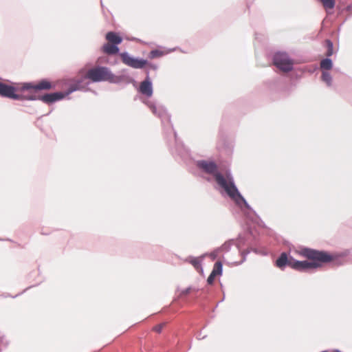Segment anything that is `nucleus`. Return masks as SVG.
<instances>
[{
  "label": "nucleus",
  "instance_id": "nucleus-1",
  "mask_svg": "<svg viewBox=\"0 0 352 352\" xmlns=\"http://www.w3.org/2000/svg\"><path fill=\"white\" fill-rule=\"evenodd\" d=\"M301 255L311 261H296L294 258H288L285 253H282L276 260V265L279 268H283L286 265L292 269L298 271H305L308 269H316L320 267L322 264L328 263L333 261V256L327 252L318 251L313 249L305 248L301 252Z\"/></svg>",
  "mask_w": 352,
  "mask_h": 352
},
{
  "label": "nucleus",
  "instance_id": "nucleus-2",
  "mask_svg": "<svg viewBox=\"0 0 352 352\" xmlns=\"http://www.w3.org/2000/svg\"><path fill=\"white\" fill-rule=\"evenodd\" d=\"M197 166L206 173L212 175L217 184L238 206L242 207L244 205L248 208L246 201L239 192L233 177L228 170H226L223 173H219L217 165L214 162L201 160L197 162Z\"/></svg>",
  "mask_w": 352,
  "mask_h": 352
},
{
  "label": "nucleus",
  "instance_id": "nucleus-3",
  "mask_svg": "<svg viewBox=\"0 0 352 352\" xmlns=\"http://www.w3.org/2000/svg\"><path fill=\"white\" fill-rule=\"evenodd\" d=\"M56 87V82H51L47 79H43L36 84L24 83L21 88L8 85L0 82V96L12 99H20L21 96L15 94L18 90H50Z\"/></svg>",
  "mask_w": 352,
  "mask_h": 352
},
{
  "label": "nucleus",
  "instance_id": "nucleus-4",
  "mask_svg": "<svg viewBox=\"0 0 352 352\" xmlns=\"http://www.w3.org/2000/svg\"><path fill=\"white\" fill-rule=\"evenodd\" d=\"M87 78L94 82L109 80L113 81V74L107 67H94L88 71Z\"/></svg>",
  "mask_w": 352,
  "mask_h": 352
},
{
  "label": "nucleus",
  "instance_id": "nucleus-5",
  "mask_svg": "<svg viewBox=\"0 0 352 352\" xmlns=\"http://www.w3.org/2000/svg\"><path fill=\"white\" fill-rule=\"evenodd\" d=\"M79 85L78 84H74L72 85L68 90L67 92L65 94L61 93V92H56L53 94H45L41 97V100L45 103H52L56 100H59L60 99H63L65 95H68L70 93L78 89Z\"/></svg>",
  "mask_w": 352,
  "mask_h": 352
},
{
  "label": "nucleus",
  "instance_id": "nucleus-6",
  "mask_svg": "<svg viewBox=\"0 0 352 352\" xmlns=\"http://www.w3.org/2000/svg\"><path fill=\"white\" fill-rule=\"evenodd\" d=\"M274 63L275 66H288L293 65L294 62L286 53L278 52L274 56Z\"/></svg>",
  "mask_w": 352,
  "mask_h": 352
},
{
  "label": "nucleus",
  "instance_id": "nucleus-7",
  "mask_svg": "<svg viewBox=\"0 0 352 352\" xmlns=\"http://www.w3.org/2000/svg\"><path fill=\"white\" fill-rule=\"evenodd\" d=\"M120 56L122 59V63L129 66H143L146 64L143 60L131 57L127 53H122Z\"/></svg>",
  "mask_w": 352,
  "mask_h": 352
},
{
  "label": "nucleus",
  "instance_id": "nucleus-8",
  "mask_svg": "<svg viewBox=\"0 0 352 352\" xmlns=\"http://www.w3.org/2000/svg\"><path fill=\"white\" fill-rule=\"evenodd\" d=\"M140 91L147 96H151L153 94V89L151 82L148 79V77L144 81H142L140 86Z\"/></svg>",
  "mask_w": 352,
  "mask_h": 352
},
{
  "label": "nucleus",
  "instance_id": "nucleus-9",
  "mask_svg": "<svg viewBox=\"0 0 352 352\" xmlns=\"http://www.w3.org/2000/svg\"><path fill=\"white\" fill-rule=\"evenodd\" d=\"M106 39L107 40L108 43L114 44V45H118L122 41V38H121V36H120L118 34L113 32H108L106 34Z\"/></svg>",
  "mask_w": 352,
  "mask_h": 352
},
{
  "label": "nucleus",
  "instance_id": "nucleus-10",
  "mask_svg": "<svg viewBox=\"0 0 352 352\" xmlns=\"http://www.w3.org/2000/svg\"><path fill=\"white\" fill-rule=\"evenodd\" d=\"M103 51L105 53L109 54H114L118 52L119 48L116 46V45L107 43V44L103 45Z\"/></svg>",
  "mask_w": 352,
  "mask_h": 352
},
{
  "label": "nucleus",
  "instance_id": "nucleus-11",
  "mask_svg": "<svg viewBox=\"0 0 352 352\" xmlns=\"http://www.w3.org/2000/svg\"><path fill=\"white\" fill-rule=\"evenodd\" d=\"M324 69L322 71V78L328 85L331 84V78L329 72V69L331 67H323Z\"/></svg>",
  "mask_w": 352,
  "mask_h": 352
},
{
  "label": "nucleus",
  "instance_id": "nucleus-12",
  "mask_svg": "<svg viewBox=\"0 0 352 352\" xmlns=\"http://www.w3.org/2000/svg\"><path fill=\"white\" fill-rule=\"evenodd\" d=\"M216 276L221 275L222 273V263L220 261H217L214 263L212 272Z\"/></svg>",
  "mask_w": 352,
  "mask_h": 352
},
{
  "label": "nucleus",
  "instance_id": "nucleus-13",
  "mask_svg": "<svg viewBox=\"0 0 352 352\" xmlns=\"http://www.w3.org/2000/svg\"><path fill=\"white\" fill-rule=\"evenodd\" d=\"M325 9H331L334 7V0H320Z\"/></svg>",
  "mask_w": 352,
  "mask_h": 352
},
{
  "label": "nucleus",
  "instance_id": "nucleus-14",
  "mask_svg": "<svg viewBox=\"0 0 352 352\" xmlns=\"http://www.w3.org/2000/svg\"><path fill=\"white\" fill-rule=\"evenodd\" d=\"M190 263L194 266V267L197 270L201 268V261L199 258H192L190 261Z\"/></svg>",
  "mask_w": 352,
  "mask_h": 352
},
{
  "label": "nucleus",
  "instance_id": "nucleus-15",
  "mask_svg": "<svg viewBox=\"0 0 352 352\" xmlns=\"http://www.w3.org/2000/svg\"><path fill=\"white\" fill-rule=\"evenodd\" d=\"M165 326V323H161V324H159L156 326H155L153 328V330L157 333H160L162 330V329L164 328V327Z\"/></svg>",
  "mask_w": 352,
  "mask_h": 352
},
{
  "label": "nucleus",
  "instance_id": "nucleus-16",
  "mask_svg": "<svg viewBox=\"0 0 352 352\" xmlns=\"http://www.w3.org/2000/svg\"><path fill=\"white\" fill-rule=\"evenodd\" d=\"M332 63L330 59H324L321 62L320 66L324 67V66H331Z\"/></svg>",
  "mask_w": 352,
  "mask_h": 352
},
{
  "label": "nucleus",
  "instance_id": "nucleus-17",
  "mask_svg": "<svg viewBox=\"0 0 352 352\" xmlns=\"http://www.w3.org/2000/svg\"><path fill=\"white\" fill-rule=\"evenodd\" d=\"M217 276L212 273H210V276L207 279V282L209 285H212L214 283V278Z\"/></svg>",
  "mask_w": 352,
  "mask_h": 352
},
{
  "label": "nucleus",
  "instance_id": "nucleus-18",
  "mask_svg": "<svg viewBox=\"0 0 352 352\" xmlns=\"http://www.w3.org/2000/svg\"><path fill=\"white\" fill-rule=\"evenodd\" d=\"M162 54V52L160 50H155V51H152L151 52V56L153 58L161 56Z\"/></svg>",
  "mask_w": 352,
  "mask_h": 352
},
{
  "label": "nucleus",
  "instance_id": "nucleus-19",
  "mask_svg": "<svg viewBox=\"0 0 352 352\" xmlns=\"http://www.w3.org/2000/svg\"><path fill=\"white\" fill-rule=\"evenodd\" d=\"M278 69L281 73H288L292 71V67H278Z\"/></svg>",
  "mask_w": 352,
  "mask_h": 352
},
{
  "label": "nucleus",
  "instance_id": "nucleus-20",
  "mask_svg": "<svg viewBox=\"0 0 352 352\" xmlns=\"http://www.w3.org/2000/svg\"><path fill=\"white\" fill-rule=\"evenodd\" d=\"M327 44H328L329 47H332V43L330 41H327Z\"/></svg>",
  "mask_w": 352,
  "mask_h": 352
},
{
  "label": "nucleus",
  "instance_id": "nucleus-21",
  "mask_svg": "<svg viewBox=\"0 0 352 352\" xmlns=\"http://www.w3.org/2000/svg\"><path fill=\"white\" fill-rule=\"evenodd\" d=\"M189 289H187L185 292H184V294H187L189 293Z\"/></svg>",
  "mask_w": 352,
  "mask_h": 352
}]
</instances>
